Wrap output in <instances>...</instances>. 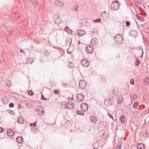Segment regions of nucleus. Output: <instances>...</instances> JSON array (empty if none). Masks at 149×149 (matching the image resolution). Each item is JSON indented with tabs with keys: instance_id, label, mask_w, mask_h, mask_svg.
<instances>
[{
	"instance_id": "obj_19",
	"label": "nucleus",
	"mask_w": 149,
	"mask_h": 149,
	"mask_svg": "<svg viewBox=\"0 0 149 149\" xmlns=\"http://www.w3.org/2000/svg\"><path fill=\"white\" fill-rule=\"evenodd\" d=\"M138 147L139 149H144V145L142 143H139L138 145Z\"/></svg>"
},
{
	"instance_id": "obj_52",
	"label": "nucleus",
	"mask_w": 149,
	"mask_h": 149,
	"mask_svg": "<svg viewBox=\"0 0 149 149\" xmlns=\"http://www.w3.org/2000/svg\"><path fill=\"white\" fill-rule=\"evenodd\" d=\"M77 42L79 44L80 43V42L79 41H78Z\"/></svg>"
},
{
	"instance_id": "obj_12",
	"label": "nucleus",
	"mask_w": 149,
	"mask_h": 149,
	"mask_svg": "<svg viewBox=\"0 0 149 149\" xmlns=\"http://www.w3.org/2000/svg\"><path fill=\"white\" fill-rule=\"evenodd\" d=\"M55 3L56 5L61 7H62L64 6L63 3L58 0H56L55 1Z\"/></svg>"
},
{
	"instance_id": "obj_6",
	"label": "nucleus",
	"mask_w": 149,
	"mask_h": 149,
	"mask_svg": "<svg viewBox=\"0 0 149 149\" xmlns=\"http://www.w3.org/2000/svg\"><path fill=\"white\" fill-rule=\"evenodd\" d=\"M65 106L67 108L70 109H72L74 107L73 103L71 102L66 103Z\"/></svg>"
},
{
	"instance_id": "obj_35",
	"label": "nucleus",
	"mask_w": 149,
	"mask_h": 149,
	"mask_svg": "<svg viewBox=\"0 0 149 149\" xmlns=\"http://www.w3.org/2000/svg\"><path fill=\"white\" fill-rule=\"evenodd\" d=\"M60 16L59 14L58 13L56 14L54 17V19H57Z\"/></svg>"
},
{
	"instance_id": "obj_50",
	"label": "nucleus",
	"mask_w": 149,
	"mask_h": 149,
	"mask_svg": "<svg viewBox=\"0 0 149 149\" xmlns=\"http://www.w3.org/2000/svg\"><path fill=\"white\" fill-rule=\"evenodd\" d=\"M5 29L6 30V31L8 32H9L8 31V28L7 27H6V28H5Z\"/></svg>"
},
{
	"instance_id": "obj_4",
	"label": "nucleus",
	"mask_w": 149,
	"mask_h": 149,
	"mask_svg": "<svg viewBox=\"0 0 149 149\" xmlns=\"http://www.w3.org/2000/svg\"><path fill=\"white\" fill-rule=\"evenodd\" d=\"M86 83L85 81L84 80L80 81L79 83V86L81 88H84L86 86Z\"/></svg>"
},
{
	"instance_id": "obj_15",
	"label": "nucleus",
	"mask_w": 149,
	"mask_h": 149,
	"mask_svg": "<svg viewBox=\"0 0 149 149\" xmlns=\"http://www.w3.org/2000/svg\"><path fill=\"white\" fill-rule=\"evenodd\" d=\"M16 141L19 143H22L23 141V139L21 136H18L16 138Z\"/></svg>"
},
{
	"instance_id": "obj_28",
	"label": "nucleus",
	"mask_w": 149,
	"mask_h": 149,
	"mask_svg": "<svg viewBox=\"0 0 149 149\" xmlns=\"http://www.w3.org/2000/svg\"><path fill=\"white\" fill-rule=\"evenodd\" d=\"M140 63V61L138 60L137 59H136V61H135V65L138 66L139 65Z\"/></svg>"
},
{
	"instance_id": "obj_51",
	"label": "nucleus",
	"mask_w": 149,
	"mask_h": 149,
	"mask_svg": "<svg viewBox=\"0 0 149 149\" xmlns=\"http://www.w3.org/2000/svg\"><path fill=\"white\" fill-rule=\"evenodd\" d=\"M3 27H4L6 28V25L5 24H3Z\"/></svg>"
},
{
	"instance_id": "obj_16",
	"label": "nucleus",
	"mask_w": 149,
	"mask_h": 149,
	"mask_svg": "<svg viewBox=\"0 0 149 149\" xmlns=\"http://www.w3.org/2000/svg\"><path fill=\"white\" fill-rule=\"evenodd\" d=\"M54 21L55 23L57 24H59L61 23L62 19L61 18L59 17L57 19H54Z\"/></svg>"
},
{
	"instance_id": "obj_25",
	"label": "nucleus",
	"mask_w": 149,
	"mask_h": 149,
	"mask_svg": "<svg viewBox=\"0 0 149 149\" xmlns=\"http://www.w3.org/2000/svg\"><path fill=\"white\" fill-rule=\"evenodd\" d=\"M117 101L118 104H120L122 102V97L121 96H119L117 99Z\"/></svg>"
},
{
	"instance_id": "obj_44",
	"label": "nucleus",
	"mask_w": 149,
	"mask_h": 149,
	"mask_svg": "<svg viewBox=\"0 0 149 149\" xmlns=\"http://www.w3.org/2000/svg\"><path fill=\"white\" fill-rule=\"evenodd\" d=\"M69 30V29H68V26H66L64 29V30L66 31L67 32H68V30Z\"/></svg>"
},
{
	"instance_id": "obj_40",
	"label": "nucleus",
	"mask_w": 149,
	"mask_h": 149,
	"mask_svg": "<svg viewBox=\"0 0 149 149\" xmlns=\"http://www.w3.org/2000/svg\"><path fill=\"white\" fill-rule=\"evenodd\" d=\"M126 24L127 26H129L130 25V22L129 21H126Z\"/></svg>"
},
{
	"instance_id": "obj_53",
	"label": "nucleus",
	"mask_w": 149,
	"mask_h": 149,
	"mask_svg": "<svg viewBox=\"0 0 149 149\" xmlns=\"http://www.w3.org/2000/svg\"><path fill=\"white\" fill-rule=\"evenodd\" d=\"M18 18H19V16H18Z\"/></svg>"
},
{
	"instance_id": "obj_34",
	"label": "nucleus",
	"mask_w": 149,
	"mask_h": 149,
	"mask_svg": "<svg viewBox=\"0 0 149 149\" xmlns=\"http://www.w3.org/2000/svg\"><path fill=\"white\" fill-rule=\"evenodd\" d=\"M97 29L96 28H95L94 29H93V33L94 34H97Z\"/></svg>"
},
{
	"instance_id": "obj_29",
	"label": "nucleus",
	"mask_w": 149,
	"mask_h": 149,
	"mask_svg": "<svg viewBox=\"0 0 149 149\" xmlns=\"http://www.w3.org/2000/svg\"><path fill=\"white\" fill-rule=\"evenodd\" d=\"M27 93L29 95H31V96L33 95L34 94V93L31 90H30L28 91Z\"/></svg>"
},
{
	"instance_id": "obj_1",
	"label": "nucleus",
	"mask_w": 149,
	"mask_h": 149,
	"mask_svg": "<svg viewBox=\"0 0 149 149\" xmlns=\"http://www.w3.org/2000/svg\"><path fill=\"white\" fill-rule=\"evenodd\" d=\"M120 5V4L114 1L111 3V7L112 10H116L119 8Z\"/></svg>"
},
{
	"instance_id": "obj_17",
	"label": "nucleus",
	"mask_w": 149,
	"mask_h": 149,
	"mask_svg": "<svg viewBox=\"0 0 149 149\" xmlns=\"http://www.w3.org/2000/svg\"><path fill=\"white\" fill-rule=\"evenodd\" d=\"M90 119L91 122L93 123H95L97 121L96 117L94 116H91L90 117Z\"/></svg>"
},
{
	"instance_id": "obj_54",
	"label": "nucleus",
	"mask_w": 149,
	"mask_h": 149,
	"mask_svg": "<svg viewBox=\"0 0 149 149\" xmlns=\"http://www.w3.org/2000/svg\"><path fill=\"white\" fill-rule=\"evenodd\" d=\"M94 149H96L95 148H94Z\"/></svg>"
},
{
	"instance_id": "obj_5",
	"label": "nucleus",
	"mask_w": 149,
	"mask_h": 149,
	"mask_svg": "<svg viewBox=\"0 0 149 149\" xmlns=\"http://www.w3.org/2000/svg\"><path fill=\"white\" fill-rule=\"evenodd\" d=\"M77 100L79 102L83 101L84 100V95L81 93L78 94L76 96Z\"/></svg>"
},
{
	"instance_id": "obj_23",
	"label": "nucleus",
	"mask_w": 149,
	"mask_h": 149,
	"mask_svg": "<svg viewBox=\"0 0 149 149\" xmlns=\"http://www.w3.org/2000/svg\"><path fill=\"white\" fill-rule=\"evenodd\" d=\"M33 62V60L32 58H29L27 60V62L29 64H31Z\"/></svg>"
},
{
	"instance_id": "obj_30",
	"label": "nucleus",
	"mask_w": 149,
	"mask_h": 149,
	"mask_svg": "<svg viewBox=\"0 0 149 149\" xmlns=\"http://www.w3.org/2000/svg\"><path fill=\"white\" fill-rule=\"evenodd\" d=\"M136 7H138L141 5V3L139 2L136 1L135 2Z\"/></svg>"
},
{
	"instance_id": "obj_10",
	"label": "nucleus",
	"mask_w": 149,
	"mask_h": 149,
	"mask_svg": "<svg viewBox=\"0 0 149 149\" xmlns=\"http://www.w3.org/2000/svg\"><path fill=\"white\" fill-rule=\"evenodd\" d=\"M14 131L11 129H8L7 131V133L8 136H11L14 134Z\"/></svg>"
},
{
	"instance_id": "obj_3",
	"label": "nucleus",
	"mask_w": 149,
	"mask_h": 149,
	"mask_svg": "<svg viewBox=\"0 0 149 149\" xmlns=\"http://www.w3.org/2000/svg\"><path fill=\"white\" fill-rule=\"evenodd\" d=\"M80 106L81 109L83 111H86L88 109V106L85 103H82Z\"/></svg>"
},
{
	"instance_id": "obj_2",
	"label": "nucleus",
	"mask_w": 149,
	"mask_h": 149,
	"mask_svg": "<svg viewBox=\"0 0 149 149\" xmlns=\"http://www.w3.org/2000/svg\"><path fill=\"white\" fill-rule=\"evenodd\" d=\"M115 40L119 44L122 43L123 39L122 36L120 34H117L115 37Z\"/></svg>"
},
{
	"instance_id": "obj_21",
	"label": "nucleus",
	"mask_w": 149,
	"mask_h": 149,
	"mask_svg": "<svg viewBox=\"0 0 149 149\" xmlns=\"http://www.w3.org/2000/svg\"><path fill=\"white\" fill-rule=\"evenodd\" d=\"M137 18L139 21H144V18L138 15L137 14L136 15Z\"/></svg>"
},
{
	"instance_id": "obj_32",
	"label": "nucleus",
	"mask_w": 149,
	"mask_h": 149,
	"mask_svg": "<svg viewBox=\"0 0 149 149\" xmlns=\"http://www.w3.org/2000/svg\"><path fill=\"white\" fill-rule=\"evenodd\" d=\"M144 82L146 84L149 83V79L148 78H146L144 81Z\"/></svg>"
},
{
	"instance_id": "obj_22",
	"label": "nucleus",
	"mask_w": 149,
	"mask_h": 149,
	"mask_svg": "<svg viewBox=\"0 0 149 149\" xmlns=\"http://www.w3.org/2000/svg\"><path fill=\"white\" fill-rule=\"evenodd\" d=\"M79 6L78 5H75L72 8V10L74 11L77 12L78 10Z\"/></svg>"
},
{
	"instance_id": "obj_14",
	"label": "nucleus",
	"mask_w": 149,
	"mask_h": 149,
	"mask_svg": "<svg viewBox=\"0 0 149 149\" xmlns=\"http://www.w3.org/2000/svg\"><path fill=\"white\" fill-rule=\"evenodd\" d=\"M72 42V39L70 38H67L65 41V44L66 45L70 46Z\"/></svg>"
},
{
	"instance_id": "obj_42",
	"label": "nucleus",
	"mask_w": 149,
	"mask_h": 149,
	"mask_svg": "<svg viewBox=\"0 0 149 149\" xmlns=\"http://www.w3.org/2000/svg\"><path fill=\"white\" fill-rule=\"evenodd\" d=\"M62 85L64 87H65L67 85V84L63 82L62 84Z\"/></svg>"
},
{
	"instance_id": "obj_55",
	"label": "nucleus",
	"mask_w": 149,
	"mask_h": 149,
	"mask_svg": "<svg viewBox=\"0 0 149 149\" xmlns=\"http://www.w3.org/2000/svg\"><path fill=\"white\" fill-rule=\"evenodd\" d=\"M148 8H149V6H148Z\"/></svg>"
},
{
	"instance_id": "obj_31",
	"label": "nucleus",
	"mask_w": 149,
	"mask_h": 149,
	"mask_svg": "<svg viewBox=\"0 0 149 149\" xmlns=\"http://www.w3.org/2000/svg\"><path fill=\"white\" fill-rule=\"evenodd\" d=\"M114 1L116 2L119 4H121L122 2L124 1V0H114Z\"/></svg>"
},
{
	"instance_id": "obj_33",
	"label": "nucleus",
	"mask_w": 149,
	"mask_h": 149,
	"mask_svg": "<svg viewBox=\"0 0 149 149\" xmlns=\"http://www.w3.org/2000/svg\"><path fill=\"white\" fill-rule=\"evenodd\" d=\"M94 23H100L101 22V20L100 19H97L93 21Z\"/></svg>"
},
{
	"instance_id": "obj_11",
	"label": "nucleus",
	"mask_w": 149,
	"mask_h": 149,
	"mask_svg": "<svg viewBox=\"0 0 149 149\" xmlns=\"http://www.w3.org/2000/svg\"><path fill=\"white\" fill-rule=\"evenodd\" d=\"M86 33L85 31L81 30H79L77 31V35L79 36H81L84 35Z\"/></svg>"
},
{
	"instance_id": "obj_39",
	"label": "nucleus",
	"mask_w": 149,
	"mask_h": 149,
	"mask_svg": "<svg viewBox=\"0 0 149 149\" xmlns=\"http://www.w3.org/2000/svg\"><path fill=\"white\" fill-rule=\"evenodd\" d=\"M121 147V146L119 145V144L118 143L117 146L116 147V149H120Z\"/></svg>"
},
{
	"instance_id": "obj_43",
	"label": "nucleus",
	"mask_w": 149,
	"mask_h": 149,
	"mask_svg": "<svg viewBox=\"0 0 149 149\" xmlns=\"http://www.w3.org/2000/svg\"><path fill=\"white\" fill-rule=\"evenodd\" d=\"M10 82H7V84H6V86H5L6 87H7L9 88V86L10 85Z\"/></svg>"
},
{
	"instance_id": "obj_27",
	"label": "nucleus",
	"mask_w": 149,
	"mask_h": 149,
	"mask_svg": "<svg viewBox=\"0 0 149 149\" xmlns=\"http://www.w3.org/2000/svg\"><path fill=\"white\" fill-rule=\"evenodd\" d=\"M96 39L95 38H93L91 41V43L93 44V45H95L96 44Z\"/></svg>"
},
{
	"instance_id": "obj_24",
	"label": "nucleus",
	"mask_w": 149,
	"mask_h": 149,
	"mask_svg": "<svg viewBox=\"0 0 149 149\" xmlns=\"http://www.w3.org/2000/svg\"><path fill=\"white\" fill-rule=\"evenodd\" d=\"M76 113L77 114L80 115H84V112L82 111H76Z\"/></svg>"
},
{
	"instance_id": "obj_47",
	"label": "nucleus",
	"mask_w": 149,
	"mask_h": 149,
	"mask_svg": "<svg viewBox=\"0 0 149 149\" xmlns=\"http://www.w3.org/2000/svg\"><path fill=\"white\" fill-rule=\"evenodd\" d=\"M137 98V96L136 95H134L133 97V99L134 100H135Z\"/></svg>"
},
{
	"instance_id": "obj_46",
	"label": "nucleus",
	"mask_w": 149,
	"mask_h": 149,
	"mask_svg": "<svg viewBox=\"0 0 149 149\" xmlns=\"http://www.w3.org/2000/svg\"><path fill=\"white\" fill-rule=\"evenodd\" d=\"M108 115L109 116L110 118H111L112 120L113 119V117L111 114L108 113Z\"/></svg>"
},
{
	"instance_id": "obj_13",
	"label": "nucleus",
	"mask_w": 149,
	"mask_h": 149,
	"mask_svg": "<svg viewBox=\"0 0 149 149\" xmlns=\"http://www.w3.org/2000/svg\"><path fill=\"white\" fill-rule=\"evenodd\" d=\"M17 121L19 124H22L24 123V120L23 118L20 117L18 118Z\"/></svg>"
},
{
	"instance_id": "obj_20",
	"label": "nucleus",
	"mask_w": 149,
	"mask_h": 149,
	"mask_svg": "<svg viewBox=\"0 0 149 149\" xmlns=\"http://www.w3.org/2000/svg\"><path fill=\"white\" fill-rule=\"evenodd\" d=\"M120 119L122 123H125L126 121V118L123 116H121L120 118Z\"/></svg>"
},
{
	"instance_id": "obj_38",
	"label": "nucleus",
	"mask_w": 149,
	"mask_h": 149,
	"mask_svg": "<svg viewBox=\"0 0 149 149\" xmlns=\"http://www.w3.org/2000/svg\"><path fill=\"white\" fill-rule=\"evenodd\" d=\"M14 106V105L13 103H11L9 104V107L11 108H12Z\"/></svg>"
},
{
	"instance_id": "obj_26",
	"label": "nucleus",
	"mask_w": 149,
	"mask_h": 149,
	"mask_svg": "<svg viewBox=\"0 0 149 149\" xmlns=\"http://www.w3.org/2000/svg\"><path fill=\"white\" fill-rule=\"evenodd\" d=\"M138 103L137 102H134L133 107L135 109H136L138 107Z\"/></svg>"
},
{
	"instance_id": "obj_36",
	"label": "nucleus",
	"mask_w": 149,
	"mask_h": 149,
	"mask_svg": "<svg viewBox=\"0 0 149 149\" xmlns=\"http://www.w3.org/2000/svg\"><path fill=\"white\" fill-rule=\"evenodd\" d=\"M130 83L132 85H133L134 83V79H131L130 81Z\"/></svg>"
},
{
	"instance_id": "obj_37",
	"label": "nucleus",
	"mask_w": 149,
	"mask_h": 149,
	"mask_svg": "<svg viewBox=\"0 0 149 149\" xmlns=\"http://www.w3.org/2000/svg\"><path fill=\"white\" fill-rule=\"evenodd\" d=\"M54 93L56 94H58L59 92V91L58 90H55L54 91Z\"/></svg>"
},
{
	"instance_id": "obj_9",
	"label": "nucleus",
	"mask_w": 149,
	"mask_h": 149,
	"mask_svg": "<svg viewBox=\"0 0 149 149\" xmlns=\"http://www.w3.org/2000/svg\"><path fill=\"white\" fill-rule=\"evenodd\" d=\"M93 51V48L91 46H88L86 47V51L87 53H91Z\"/></svg>"
},
{
	"instance_id": "obj_41",
	"label": "nucleus",
	"mask_w": 149,
	"mask_h": 149,
	"mask_svg": "<svg viewBox=\"0 0 149 149\" xmlns=\"http://www.w3.org/2000/svg\"><path fill=\"white\" fill-rule=\"evenodd\" d=\"M36 122H35L34 123L32 124V123H30V126H36Z\"/></svg>"
},
{
	"instance_id": "obj_49",
	"label": "nucleus",
	"mask_w": 149,
	"mask_h": 149,
	"mask_svg": "<svg viewBox=\"0 0 149 149\" xmlns=\"http://www.w3.org/2000/svg\"><path fill=\"white\" fill-rule=\"evenodd\" d=\"M20 52L21 53H23L24 54H25V52H24L23 50L22 49H21L20 50Z\"/></svg>"
},
{
	"instance_id": "obj_45",
	"label": "nucleus",
	"mask_w": 149,
	"mask_h": 149,
	"mask_svg": "<svg viewBox=\"0 0 149 149\" xmlns=\"http://www.w3.org/2000/svg\"><path fill=\"white\" fill-rule=\"evenodd\" d=\"M3 130V129L2 127H0V133L2 132Z\"/></svg>"
},
{
	"instance_id": "obj_7",
	"label": "nucleus",
	"mask_w": 149,
	"mask_h": 149,
	"mask_svg": "<svg viewBox=\"0 0 149 149\" xmlns=\"http://www.w3.org/2000/svg\"><path fill=\"white\" fill-rule=\"evenodd\" d=\"M81 64L82 66L84 67H87L89 65V63L87 60L83 59L81 61Z\"/></svg>"
},
{
	"instance_id": "obj_8",
	"label": "nucleus",
	"mask_w": 149,
	"mask_h": 149,
	"mask_svg": "<svg viewBox=\"0 0 149 149\" xmlns=\"http://www.w3.org/2000/svg\"><path fill=\"white\" fill-rule=\"evenodd\" d=\"M37 110L38 112V114L40 115H42L45 114V113L43 111V109L41 107H38Z\"/></svg>"
},
{
	"instance_id": "obj_48",
	"label": "nucleus",
	"mask_w": 149,
	"mask_h": 149,
	"mask_svg": "<svg viewBox=\"0 0 149 149\" xmlns=\"http://www.w3.org/2000/svg\"><path fill=\"white\" fill-rule=\"evenodd\" d=\"M41 98H42L44 100H47V99H45L43 96V95H42V97H41Z\"/></svg>"
},
{
	"instance_id": "obj_18",
	"label": "nucleus",
	"mask_w": 149,
	"mask_h": 149,
	"mask_svg": "<svg viewBox=\"0 0 149 149\" xmlns=\"http://www.w3.org/2000/svg\"><path fill=\"white\" fill-rule=\"evenodd\" d=\"M137 34V33L135 31H131L130 33V34L134 37H136Z\"/></svg>"
}]
</instances>
